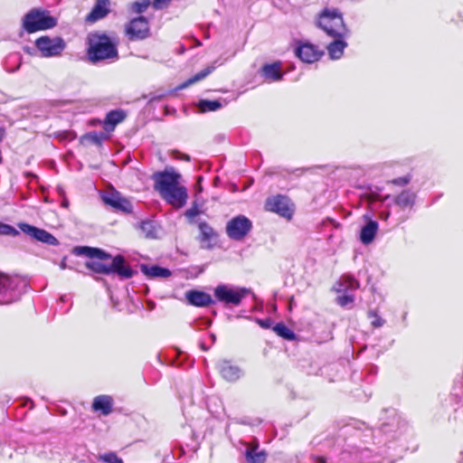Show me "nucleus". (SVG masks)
I'll return each mask as SVG.
<instances>
[{
  "label": "nucleus",
  "mask_w": 463,
  "mask_h": 463,
  "mask_svg": "<svg viewBox=\"0 0 463 463\" xmlns=\"http://www.w3.org/2000/svg\"><path fill=\"white\" fill-rule=\"evenodd\" d=\"M155 189L160 196L175 208H182L187 201L186 188L181 184V175L174 169L156 173Z\"/></svg>",
  "instance_id": "1"
},
{
  "label": "nucleus",
  "mask_w": 463,
  "mask_h": 463,
  "mask_svg": "<svg viewBox=\"0 0 463 463\" xmlns=\"http://www.w3.org/2000/svg\"><path fill=\"white\" fill-rule=\"evenodd\" d=\"M78 254H83L90 260L86 262V267L96 273L109 274L117 272L120 277L128 279L133 275L132 269L125 265V260L118 255L112 259L109 264L103 263L102 260L110 259V256L101 250L90 247H79L75 249Z\"/></svg>",
  "instance_id": "2"
},
{
  "label": "nucleus",
  "mask_w": 463,
  "mask_h": 463,
  "mask_svg": "<svg viewBox=\"0 0 463 463\" xmlns=\"http://www.w3.org/2000/svg\"><path fill=\"white\" fill-rule=\"evenodd\" d=\"M88 55L91 61L116 58V44L104 33H92L89 36Z\"/></svg>",
  "instance_id": "3"
},
{
  "label": "nucleus",
  "mask_w": 463,
  "mask_h": 463,
  "mask_svg": "<svg viewBox=\"0 0 463 463\" xmlns=\"http://www.w3.org/2000/svg\"><path fill=\"white\" fill-rule=\"evenodd\" d=\"M318 26L334 38H345L348 34L342 14L336 9H326L319 16Z\"/></svg>",
  "instance_id": "4"
},
{
  "label": "nucleus",
  "mask_w": 463,
  "mask_h": 463,
  "mask_svg": "<svg viewBox=\"0 0 463 463\" xmlns=\"http://www.w3.org/2000/svg\"><path fill=\"white\" fill-rule=\"evenodd\" d=\"M57 24V19L48 11L32 9L23 18V27L28 33L44 31L53 28Z\"/></svg>",
  "instance_id": "5"
},
{
  "label": "nucleus",
  "mask_w": 463,
  "mask_h": 463,
  "mask_svg": "<svg viewBox=\"0 0 463 463\" xmlns=\"http://www.w3.org/2000/svg\"><path fill=\"white\" fill-rule=\"evenodd\" d=\"M250 293L249 288L232 287L226 284L218 285L214 288L216 300L226 306H239L241 300Z\"/></svg>",
  "instance_id": "6"
},
{
  "label": "nucleus",
  "mask_w": 463,
  "mask_h": 463,
  "mask_svg": "<svg viewBox=\"0 0 463 463\" xmlns=\"http://www.w3.org/2000/svg\"><path fill=\"white\" fill-rule=\"evenodd\" d=\"M24 282L17 278L0 275V305H8L16 301L21 295L19 287Z\"/></svg>",
  "instance_id": "7"
},
{
  "label": "nucleus",
  "mask_w": 463,
  "mask_h": 463,
  "mask_svg": "<svg viewBox=\"0 0 463 463\" xmlns=\"http://www.w3.org/2000/svg\"><path fill=\"white\" fill-rule=\"evenodd\" d=\"M35 46L43 57H54L62 52L66 44L61 37L42 36L35 41Z\"/></svg>",
  "instance_id": "8"
},
{
  "label": "nucleus",
  "mask_w": 463,
  "mask_h": 463,
  "mask_svg": "<svg viewBox=\"0 0 463 463\" xmlns=\"http://www.w3.org/2000/svg\"><path fill=\"white\" fill-rule=\"evenodd\" d=\"M252 223L244 215H238L231 219L226 225L227 235L235 241L242 240L251 230Z\"/></svg>",
  "instance_id": "9"
},
{
  "label": "nucleus",
  "mask_w": 463,
  "mask_h": 463,
  "mask_svg": "<svg viewBox=\"0 0 463 463\" xmlns=\"http://www.w3.org/2000/svg\"><path fill=\"white\" fill-rule=\"evenodd\" d=\"M266 210L276 213L279 215L290 219L293 214V209L289 205V200L286 196L277 195L267 199L265 204Z\"/></svg>",
  "instance_id": "10"
},
{
  "label": "nucleus",
  "mask_w": 463,
  "mask_h": 463,
  "mask_svg": "<svg viewBox=\"0 0 463 463\" xmlns=\"http://www.w3.org/2000/svg\"><path fill=\"white\" fill-rule=\"evenodd\" d=\"M126 33L130 40H143L149 34L147 20L139 16L132 19L126 26Z\"/></svg>",
  "instance_id": "11"
},
{
  "label": "nucleus",
  "mask_w": 463,
  "mask_h": 463,
  "mask_svg": "<svg viewBox=\"0 0 463 463\" xmlns=\"http://www.w3.org/2000/svg\"><path fill=\"white\" fill-rule=\"evenodd\" d=\"M19 228L21 229L22 232H24V233L28 234L29 236H31L32 238H33L39 241H42V242H44V243H47L50 245L58 244L57 239L54 236H52L50 232H48L44 230L38 229V228L32 226L30 224H27V223H20Z\"/></svg>",
  "instance_id": "12"
},
{
  "label": "nucleus",
  "mask_w": 463,
  "mask_h": 463,
  "mask_svg": "<svg viewBox=\"0 0 463 463\" xmlns=\"http://www.w3.org/2000/svg\"><path fill=\"white\" fill-rule=\"evenodd\" d=\"M103 202L117 211L130 213L132 205L128 200L123 198L118 193H108L102 196Z\"/></svg>",
  "instance_id": "13"
},
{
  "label": "nucleus",
  "mask_w": 463,
  "mask_h": 463,
  "mask_svg": "<svg viewBox=\"0 0 463 463\" xmlns=\"http://www.w3.org/2000/svg\"><path fill=\"white\" fill-rule=\"evenodd\" d=\"M199 231H200V242L201 246L203 249H213L218 241V234L214 232V230L206 222L199 223Z\"/></svg>",
  "instance_id": "14"
},
{
  "label": "nucleus",
  "mask_w": 463,
  "mask_h": 463,
  "mask_svg": "<svg viewBox=\"0 0 463 463\" xmlns=\"http://www.w3.org/2000/svg\"><path fill=\"white\" fill-rule=\"evenodd\" d=\"M323 52L317 49L315 45L310 43L301 44L296 49V55L304 62L312 63L317 61Z\"/></svg>",
  "instance_id": "15"
},
{
  "label": "nucleus",
  "mask_w": 463,
  "mask_h": 463,
  "mask_svg": "<svg viewBox=\"0 0 463 463\" xmlns=\"http://www.w3.org/2000/svg\"><path fill=\"white\" fill-rule=\"evenodd\" d=\"M219 372L222 377L228 382H236L243 374L242 370L227 360L220 362Z\"/></svg>",
  "instance_id": "16"
},
{
  "label": "nucleus",
  "mask_w": 463,
  "mask_h": 463,
  "mask_svg": "<svg viewBox=\"0 0 463 463\" xmlns=\"http://www.w3.org/2000/svg\"><path fill=\"white\" fill-rule=\"evenodd\" d=\"M109 0H97L91 12L88 14L86 21L95 23L104 18L109 13Z\"/></svg>",
  "instance_id": "17"
},
{
  "label": "nucleus",
  "mask_w": 463,
  "mask_h": 463,
  "mask_svg": "<svg viewBox=\"0 0 463 463\" xmlns=\"http://www.w3.org/2000/svg\"><path fill=\"white\" fill-rule=\"evenodd\" d=\"M185 298L190 305L195 307H208L213 303L212 297L203 291L189 290L185 293Z\"/></svg>",
  "instance_id": "18"
},
{
  "label": "nucleus",
  "mask_w": 463,
  "mask_h": 463,
  "mask_svg": "<svg viewBox=\"0 0 463 463\" xmlns=\"http://www.w3.org/2000/svg\"><path fill=\"white\" fill-rule=\"evenodd\" d=\"M245 457L250 463H263L266 460L267 454L264 450H260L258 444H247Z\"/></svg>",
  "instance_id": "19"
},
{
  "label": "nucleus",
  "mask_w": 463,
  "mask_h": 463,
  "mask_svg": "<svg viewBox=\"0 0 463 463\" xmlns=\"http://www.w3.org/2000/svg\"><path fill=\"white\" fill-rule=\"evenodd\" d=\"M359 282L350 276H343L335 286V289L338 293H348L359 288Z\"/></svg>",
  "instance_id": "20"
},
{
  "label": "nucleus",
  "mask_w": 463,
  "mask_h": 463,
  "mask_svg": "<svg viewBox=\"0 0 463 463\" xmlns=\"http://www.w3.org/2000/svg\"><path fill=\"white\" fill-rule=\"evenodd\" d=\"M378 223L375 221H369L366 225H364L360 233V240L364 244L371 243L377 232Z\"/></svg>",
  "instance_id": "21"
},
{
  "label": "nucleus",
  "mask_w": 463,
  "mask_h": 463,
  "mask_svg": "<svg viewBox=\"0 0 463 463\" xmlns=\"http://www.w3.org/2000/svg\"><path fill=\"white\" fill-rule=\"evenodd\" d=\"M347 46L344 38H335V41L328 44L327 51L331 59H339Z\"/></svg>",
  "instance_id": "22"
},
{
  "label": "nucleus",
  "mask_w": 463,
  "mask_h": 463,
  "mask_svg": "<svg viewBox=\"0 0 463 463\" xmlns=\"http://www.w3.org/2000/svg\"><path fill=\"white\" fill-rule=\"evenodd\" d=\"M92 407L95 411H100L104 415L111 412L112 399L108 395H100L94 399Z\"/></svg>",
  "instance_id": "23"
},
{
  "label": "nucleus",
  "mask_w": 463,
  "mask_h": 463,
  "mask_svg": "<svg viewBox=\"0 0 463 463\" xmlns=\"http://www.w3.org/2000/svg\"><path fill=\"white\" fill-rule=\"evenodd\" d=\"M263 76L270 80L278 81L282 79L280 63L275 62L272 64H266L262 67Z\"/></svg>",
  "instance_id": "24"
},
{
  "label": "nucleus",
  "mask_w": 463,
  "mask_h": 463,
  "mask_svg": "<svg viewBox=\"0 0 463 463\" xmlns=\"http://www.w3.org/2000/svg\"><path fill=\"white\" fill-rule=\"evenodd\" d=\"M125 118V114L120 110H113L108 113L105 121H104V128L107 131H111L114 129L115 126L123 121Z\"/></svg>",
  "instance_id": "25"
},
{
  "label": "nucleus",
  "mask_w": 463,
  "mask_h": 463,
  "mask_svg": "<svg viewBox=\"0 0 463 463\" xmlns=\"http://www.w3.org/2000/svg\"><path fill=\"white\" fill-rule=\"evenodd\" d=\"M215 63L216 61L213 62V64L206 67L205 69H203V71H199L198 73H196L194 76H193L192 78L188 79L187 80H185L184 83H182L179 87H178V90H183L197 81H200L202 80H203L205 77H207L209 74H211L216 68L215 66Z\"/></svg>",
  "instance_id": "26"
},
{
  "label": "nucleus",
  "mask_w": 463,
  "mask_h": 463,
  "mask_svg": "<svg viewBox=\"0 0 463 463\" xmlns=\"http://www.w3.org/2000/svg\"><path fill=\"white\" fill-rule=\"evenodd\" d=\"M142 271L150 278H167L171 275L169 269L158 266H142Z\"/></svg>",
  "instance_id": "27"
},
{
  "label": "nucleus",
  "mask_w": 463,
  "mask_h": 463,
  "mask_svg": "<svg viewBox=\"0 0 463 463\" xmlns=\"http://www.w3.org/2000/svg\"><path fill=\"white\" fill-rule=\"evenodd\" d=\"M415 194L409 190L402 191L395 200L402 208L411 207L414 204Z\"/></svg>",
  "instance_id": "28"
},
{
  "label": "nucleus",
  "mask_w": 463,
  "mask_h": 463,
  "mask_svg": "<svg viewBox=\"0 0 463 463\" xmlns=\"http://www.w3.org/2000/svg\"><path fill=\"white\" fill-rule=\"evenodd\" d=\"M198 108L201 112L215 111L222 108V104L218 100L202 99L198 103Z\"/></svg>",
  "instance_id": "29"
},
{
  "label": "nucleus",
  "mask_w": 463,
  "mask_h": 463,
  "mask_svg": "<svg viewBox=\"0 0 463 463\" xmlns=\"http://www.w3.org/2000/svg\"><path fill=\"white\" fill-rule=\"evenodd\" d=\"M140 231L146 238H155L156 236V225L152 221L142 222Z\"/></svg>",
  "instance_id": "30"
},
{
  "label": "nucleus",
  "mask_w": 463,
  "mask_h": 463,
  "mask_svg": "<svg viewBox=\"0 0 463 463\" xmlns=\"http://www.w3.org/2000/svg\"><path fill=\"white\" fill-rule=\"evenodd\" d=\"M273 330L277 333L278 335L285 339L292 340L295 337L294 333L282 323L277 324L273 327Z\"/></svg>",
  "instance_id": "31"
},
{
  "label": "nucleus",
  "mask_w": 463,
  "mask_h": 463,
  "mask_svg": "<svg viewBox=\"0 0 463 463\" xmlns=\"http://www.w3.org/2000/svg\"><path fill=\"white\" fill-rule=\"evenodd\" d=\"M149 0L137 1L131 4V10L134 13L141 14L149 6Z\"/></svg>",
  "instance_id": "32"
},
{
  "label": "nucleus",
  "mask_w": 463,
  "mask_h": 463,
  "mask_svg": "<svg viewBox=\"0 0 463 463\" xmlns=\"http://www.w3.org/2000/svg\"><path fill=\"white\" fill-rule=\"evenodd\" d=\"M99 459L106 463H123L122 459L119 458L115 453L109 452L99 457Z\"/></svg>",
  "instance_id": "33"
},
{
  "label": "nucleus",
  "mask_w": 463,
  "mask_h": 463,
  "mask_svg": "<svg viewBox=\"0 0 463 463\" xmlns=\"http://www.w3.org/2000/svg\"><path fill=\"white\" fill-rule=\"evenodd\" d=\"M336 302L341 307H346L354 302V296L349 293H343V295L336 298Z\"/></svg>",
  "instance_id": "34"
},
{
  "label": "nucleus",
  "mask_w": 463,
  "mask_h": 463,
  "mask_svg": "<svg viewBox=\"0 0 463 463\" xmlns=\"http://www.w3.org/2000/svg\"><path fill=\"white\" fill-rule=\"evenodd\" d=\"M369 317L372 318L371 324L373 327H380L383 326L384 320L378 317L374 312H369Z\"/></svg>",
  "instance_id": "35"
},
{
  "label": "nucleus",
  "mask_w": 463,
  "mask_h": 463,
  "mask_svg": "<svg viewBox=\"0 0 463 463\" xmlns=\"http://www.w3.org/2000/svg\"><path fill=\"white\" fill-rule=\"evenodd\" d=\"M104 137L105 135L103 133L99 134L97 132H91L88 134L86 137L95 144H100Z\"/></svg>",
  "instance_id": "36"
},
{
  "label": "nucleus",
  "mask_w": 463,
  "mask_h": 463,
  "mask_svg": "<svg viewBox=\"0 0 463 463\" xmlns=\"http://www.w3.org/2000/svg\"><path fill=\"white\" fill-rule=\"evenodd\" d=\"M0 233L10 235V234H16V231L8 224H1L0 225Z\"/></svg>",
  "instance_id": "37"
},
{
  "label": "nucleus",
  "mask_w": 463,
  "mask_h": 463,
  "mask_svg": "<svg viewBox=\"0 0 463 463\" xmlns=\"http://www.w3.org/2000/svg\"><path fill=\"white\" fill-rule=\"evenodd\" d=\"M170 2L171 0H154L153 5L156 9H161L167 5Z\"/></svg>",
  "instance_id": "38"
},
{
  "label": "nucleus",
  "mask_w": 463,
  "mask_h": 463,
  "mask_svg": "<svg viewBox=\"0 0 463 463\" xmlns=\"http://www.w3.org/2000/svg\"><path fill=\"white\" fill-rule=\"evenodd\" d=\"M410 182V178L407 176L404 177H399L392 181L393 184L398 185H405Z\"/></svg>",
  "instance_id": "39"
},
{
  "label": "nucleus",
  "mask_w": 463,
  "mask_h": 463,
  "mask_svg": "<svg viewBox=\"0 0 463 463\" xmlns=\"http://www.w3.org/2000/svg\"><path fill=\"white\" fill-rule=\"evenodd\" d=\"M257 322L263 328H269L271 325L270 319H265V320L258 319Z\"/></svg>",
  "instance_id": "40"
},
{
  "label": "nucleus",
  "mask_w": 463,
  "mask_h": 463,
  "mask_svg": "<svg viewBox=\"0 0 463 463\" xmlns=\"http://www.w3.org/2000/svg\"><path fill=\"white\" fill-rule=\"evenodd\" d=\"M176 155V157L177 158H180L182 160H185V161H189L190 160V156L188 155H184V154H181L180 152H175Z\"/></svg>",
  "instance_id": "41"
},
{
  "label": "nucleus",
  "mask_w": 463,
  "mask_h": 463,
  "mask_svg": "<svg viewBox=\"0 0 463 463\" xmlns=\"http://www.w3.org/2000/svg\"><path fill=\"white\" fill-rule=\"evenodd\" d=\"M5 137V130L3 128H0V142L3 140Z\"/></svg>",
  "instance_id": "42"
},
{
  "label": "nucleus",
  "mask_w": 463,
  "mask_h": 463,
  "mask_svg": "<svg viewBox=\"0 0 463 463\" xmlns=\"http://www.w3.org/2000/svg\"><path fill=\"white\" fill-rule=\"evenodd\" d=\"M316 461H317V463H326V460L324 458H317Z\"/></svg>",
  "instance_id": "43"
},
{
  "label": "nucleus",
  "mask_w": 463,
  "mask_h": 463,
  "mask_svg": "<svg viewBox=\"0 0 463 463\" xmlns=\"http://www.w3.org/2000/svg\"><path fill=\"white\" fill-rule=\"evenodd\" d=\"M61 269H64L66 268L65 260H63L60 265Z\"/></svg>",
  "instance_id": "44"
},
{
  "label": "nucleus",
  "mask_w": 463,
  "mask_h": 463,
  "mask_svg": "<svg viewBox=\"0 0 463 463\" xmlns=\"http://www.w3.org/2000/svg\"><path fill=\"white\" fill-rule=\"evenodd\" d=\"M186 214L191 217L194 215V213H193L192 211H188Z\"/></svg>",
  "instance_id": "45"
},
{
  "label": "nucleus",
  "mask_w": 463,
  "mask_h": 463,
  "mask_svg": "<svg viewBox=\"0 0 463 463\" xmlns=\"http://www.w3.org/2000/svg\"><path fill=\"white\" fill-rule=\"evenodd\" d=\"M62 206H64V207H67V206H68V202H67L66 200H64V201L62 202Z\"/></svg>",
  "instance_id": "46"
}]
</instances>
